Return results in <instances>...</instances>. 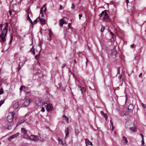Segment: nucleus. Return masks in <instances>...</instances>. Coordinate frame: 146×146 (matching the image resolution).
I'll use <instances>...</instances> for the list:
<instances>
[{
  "label": "nucleus",
  "mask_w": 146,
  "mask_h": 146,
  "mask_svg": "<svg viewBox=\"0 0 146 146\" xmlns=\"http://www.w3.org/2000/svg\"><path fill=\"white\" fill-rule=\"evenodd\" d=\"M77 87L78 88V90H80V91H81L82 92V88L81 86H78Z\"/></svg>",
  "instance_id": "7c9ffc66"
},
{
  "label": "nucleus",
  "mask_w": 146,
  "mask_h": 146,
  "mask_svg": "<svg viewBox=\"0 0 146 146\" xmlns=\"http://www.w3.org/2000/svg\"><path fill=\"white\" fill-rule=\"evenodd\" d=\"M24 64V62L23 63L22 62H19V65L20 66H21L22 67L23 66Z\"/></svg>",
  "instance_id": "2f4dec72"
},
{
  "label": "nucleus",
  "mask_w": 146,
  "mask_h": 146,
  "mask_svg": "<svg viewBox=\"0 0 146 146\" xmlns=\"http://www.w3.org/2000/svg\"><path fill=\"white\" fill-rule=\"evenodd\" d=\"M19 134V133H17L13 135L10 136L8 138L9 140H11L12 139L14 138L17 136H18Z\"/></svg>",
  "instance_id": "1a4fd4ad"
},
{
  "label": "nucleus",
  "mask_w": 146,
  "mask_h": 146,
  "mask_svg": "<svg viewBox=\"0 0 146 146\" xmlns=\"http://www.w3.org/2000/svg\"><path fill=\"white\" fill-rule=\"evenodd\" d=\"M131 130L133 132H136L137 131V129L136 126L135 127H132L130 128Z\"/></svg>",
  "instance_id": "6ab92c4d"
},
{
  "label": "nucleus",
  "mask_w": 146,
  "mask_h": 146,
  "mask_svg": "<svg viewBox=\"0 0 146 146\" xmlns=\"http://www.w3.org/2000/svg\"><path fill=\"white\" fill-rule=\"evenodd\" d=\"M71 23H69V24H68V27L69 28H71L70 25H71Z\"/></svg>",
  "instance_id": "37998d69"
},
{
  "label": "nucleus",
  "mask_w": 146,
  "mask_h": 146,
  "mask_svg": "<svg viewBox=\"0 0 146 146\" xmlns=\"http://www.w3.org/2000/svg\"><path fill=\"white\" fill-rule=\"evenodd\" d=\"M79 18L80 19L81 17H82V15L81 14H80L79 15Z\"/></svg>",
  "instance_id": "c03bdc74"
},
{
  "label": "nucleus",
  "mask_w": 146,
  "mask_h": 146,
  "mask_svg": "<svg viewBox=\"0 0 146 146\" xmlns=\"http://www.w3.org/2000/svg\"><path fill=\"white\" fill-rule=\"evenodd\" d=\"M4 101L1 100L0 101V107L4 103Z\"/></svg>",
  "instance_id": "72a5a7b5"
},
{
  "label": "nucleus",
  "mask_w": 146,
  "mask_h": 146,
  "mask_svg": "<svg viewBox=\"0 0 146 146\" xmlns=\"http://www.w3.org/2000/svg\"><path fill=\"white\" fill-rule=\"evenodd\" d=\"M9 14L10 15H11V13H12V11L11 10H9Z\"/></svg>",
  "instance_id": "6e6d98bb"
},
{
  "label": "nucleus",
  "mask_w": 146,
  "mask_h": 146,
  "mask_svg": "<svg viewBox=\"0 0 146 146\" xmlns=\"http://www.w3.org/2000/svg\"><path fill=\"white\" fill-rule=\"evenodd\" d=\"M28 139L31 141H37L38 139V138L37 136L33 135H31L29 137Z\"/></svg>",
  "instance_id": "423d86ee"
},
{
  "label": "nucleus",
  "mask_w": 146,
  "mask_h": 146,
  "mask_svg": "<svg viewBox=\"0 0 146 146\" xmlns=\"http://www.w3.org/2000/svg\"><path fill=\"white\" fill-rule=\"evenodd\" d=\"M62 9V6L61 5H60V8L59 9L60 10H61Z\"/></svg>",
  "instance_id": "3c124183"
},
{
  "label": "nucleus",
  "mask_w": 146,
  "mask_h": 146,
  "mask_svg": "<svg viewBox=\"0 0 146 146\" xmlns=\"http://www.w3.org/2000/svg\"><path fill=\"white\" fill-rule=\"evenodd\" d=\"M40 20V17H38L36 19H35L34 21V23L35 24L36 23L38 22Z\"/></svg>",
  "instance_id": "412c9836"
},
{
  "label": "nucleus",
  "mask_w": 146,
  "mask_h": 146,
  "mask_svg": "<svg viewBox=\"0 0 146 146\" xmlns=\"http://www.w3.org/2000/svg\"><path fill=\"white\" fill-rule=\"evenodd\" d=\"M15 115V113L14 112L11 111L9 112L7 117V120L9 122H11L13 121Z\"/></svg>",
  "instance_id": "f03ea898"
},
{
  "label": "nucleus",
  "mask_w": 146,
  "mask_h": 146,
  "mask_svg": "<svg viewBox=\"0 0 146 146\" xmlns=\"http://www.w3.org/2000/svg\"><path fill=\"white\" fill-rule=\"evenodd\" d=\"M32 53L34 55L35 54V51H33Z\"/></svg>",
  "instance_id": "0e129e2a"
},
{
  "label": "nucleus",
  "mask_w": 146,
  "mask_h": 146,
  "mask_svg": "<svg viewBox=\"0 0 146 146\" xmlns=\"http://www.w3.org/2000/svg\"><path fill=\"white\" fill-rule=\"evenodd\" d=\"M46 5V4H45L43 5V7H42V9H43V8H44V7H45V6Z\"/></svg>",
  "instance_id": "69168bd1"
},
{
  "label": "nucleus",
  "mask_w": 146,
  "mask_h": 146,
  "mask_svg": "<svg viewBox=\"0 0 146 146\" xmlns=\"http://www.w3.org/2000/svg\"><path fill=\"white\" fill-rule=\"evenodd\" d=\"M76 7V5L74 3H73L72 5V7H71V8L73 9H75V7Z\"/></svg>",
  "instance_id": "5701e85b"
},
{
  "label": "nucleus",
  "mask_w": 146,
  "mask_h": 146,
  "mask_svg": "<svg viewBox=\"0 0 146 146\" xmlns=\"http://www.w3.org/2000/svg\"><path fill=\"white\" fill-rule=\"evenodd\" d=\"M140 135L141 136V137H142V139H143V138H144L143 137H144V135H143L142 133H140Z\"/></svg>",
  "instance_id": "79ce46f5"
},
{
  "label": "nucleus",
  "mask_w": 146,
  "mask_h": 146,
  "mask_svg": "<svg viewBox=\"0 0 146 146\" xmlns=\"http://www.w3.org/2000/svg\"><path fill=\"white\" fill-rule=\"evenodd\" d=\"M11 40L10 41V43H11V42H12V40L13 39V35H12L11 36Z\"/></svg>",
  "instance_id": "58836bf2"
},
{
  "label": "nucleus",
  "mask_w": 146,
  "mask_h": 146,
  "mask_svg": "<svg viewBox=\"0 0 146 146\" xmlns=\"http://www.w3.org/2000/svg\"><path fill=\"white\" fill-rule=\"evenodd\" d=\"M130 46L132 48H133L134 47V44H131L130 45Z\"/></svg>",
  "instance_id": "de8ad7c7"
},
{
  "label": "nucleus",
  "mask_w": 146,
  "mask_h": 146,
  "mask_svg": "<svg viewBox=\"0 0 146 146\" xmlns=\"http://www.w3.org/2000/svg\"><path fill=\"white\" fill-rule=\"evenodd\" d=\"M101 112L102 115H103V117L105 118L106 120H107L108 119V116L107 115V114L106 113H104V112H103V111H101Z\"/></svg>",
  "instance_id": "f3484780"
},
{
  "label": "nucleus",
  "mask_w": 146,
  "mask_h": 146,
  "mask_svg": "<svg viewBox=\"0 0 146 146\" xmlns=\"http://www.w3.org/2000/svg\"><path fill=\"white\" fill-rule=\"evenodd\" d=\"M26 11L27 13V14H28V15H27V20H29V21L33 25V22L32 20L31 19V18H30V17L29 16V12L27 10H26Z\"/></svg>",
  "instance_id": "f8f14e48"
},
{
  "label": "nucleus",
  "mask_w": 146,
  "mask_h": 146,
  "mask_svg": "<svg viewBox=\"0 0 146 146\" xmlns=\"http://www.w3.org/2000/svg\"><path fill=\"white\" fill-rule=\"evenodd\" d=\"M119 70H120V68H118V73H119Z\"/></svg>",
  "instance_id": "338daca9"
},
{
  "label": "nucleus",
  "mask_w": 146,
  "mask_h": 146,
  "mask_svg": "<svg viewBox=\"0 0 146 146\" xmlns=\"http://www.w3.org/2000/svg\"><path fill=\"white\" fill-rule=\"evenodd\" d=\"M3 28V25L0 24V29H1Z\"/></svg>",
  "instance_id": "603ef678"
},
{
  "label": "nucleus",
  "mask_w": 146,
  "mask_h": 146,
  "mask_svg": "<svg viewBox=\"0 0 146 146\" xmlns=\"http://www.w3.org/2000/svg\"><path fill=\"white\" fill-rule=\"evenodd\" d=\"M141 105L144 108H146V106H145V105L143 103H142L141 104Z\"/></svg>",
  "instance_id": "e433bc0d"
},
{
  "label": "nucleus",
  "mask_w": 146,
  "mask_h": 146,
  "mask_svg": "<svg viewBox=\"0 0 146 146\" xmlns=\"http://www.w3.org/2000/svg\"><path fill=\"white\" fill-rule=\"evenodd\" d=\"M141 145H144V138H143V139H142L141 141Z\"/></svg>",
  "instance_id": "f704fd0d"
},
{
  "label": "nucleus",
  "mask_w": 146,
  "mask_h": 146,
  "mask_svg": "<svg viewBox=\"0 0 146 146\" xmlns=\"http://www.w3.org/2000/svg\"><path fill=\"white\" fill-rule=\"evenodd\" d=\"M66 66V64H64L62 66V68H64Z\"/></svg>",
  "instance_id": "09e8293b"
},
{
  "label": "nucleus",
  "mask_w": 146,
  "mask_h": 146,
  "mask_svg": "<svg viewBox=\"0 0 146 146\" xmlns=\"http://www.w3.org/2000/svg\"><path fill=\"white\" fill-rule=\"evenodd\" d=\"M106 11V10H105L102 11V13L100 14L99 15L100 17H102L103 15H104V16L103 18V20H104L106 19H108L109 17L108 15L107 12Z\"/></svg>",
  "instance_id": "7ed1b4c3"
},
{
  "label": "nucleus",
  "mask_w": 146,
  "mask_h": 146,
  "mask_svg": "<svg viewBox=\"0 0 146 146\" xmlns=\"http://www.w3.org/2000/svg\"><path fill=\"white\" fill-rule=\"evenodd\" d=\"M123 143L125 145H127V144L128 141L127 138L123 136Z\"/></svg>",
  "instance_id": "9b49d317"
},
{
  "label": "nucleus",
  "mask_w": 146,
  "mask_h": 146,
  "mask_svg": "<svg viewBox=\"0 0 146 146\" xmlns=\"http://www.w3.org/2000/svg\"><path fill=\"white\" fill-rule=\"evenodd\" d=\"M86 60H87V61H86V64H87V63L89 61H88V59H87V58H86Z\"/></svg>",
  "instance_id": "680f3d73"
},
{
  "label": "nucleus",
  "mask_w": 146,
  "mask_h": 146,
  "mask_svg": "<svg viewBox=\"0 0 146 146\" xmlns=\"http://www.w3.org/2000/svg\"><path fill=\"white\" fill-rule=\"evenodd\" d=\"M64 22L62 19L60 20V25L61 26H63Z\"/></svg>",
  "instance_id": "4be33fe9"
},
{
  "label": "nucleus",
  "mask_w": 146,
  "mask_h": 146,
  "mask_svg": "<svg viewBox=\"0 0 146 146\" xmlns=\"http://www.w3.org/2000/svg\"><path fill=\"white\" fill-rule=\"evenodd\" d=\"M44 105L46 107V109L48 111H49L52 110L53 108V106L51 104H48L46 102L45 103L44 102Z\"/></svg>",
  "instance_id": "39448f33"
},
{
  "label": "nucleus",
  "mask_w": 146,
  "mask_h": 146,
  "mask_svg": "<svg viewBox=\"0 0 146 146\" xmlns=\"http://www.w3.org/2000/svg\"><path fill=\"white\" fill-rule=\"evenodd\" d=\"M40 141L42 142H44V139L43 138H42L40 139Z\"/></svg>",
  "instance_id": "5fc2aeb1"
},
{
  "label": "nucleus",
  "mask_w": 146,
  "mask_h": 146,
  "mask_svg": "<svg viewBox=\"0 0 146 146\" xmlns=\"http://www.w3.org/2000/svg\"><path fill=\"white\" fill-rule=\"evenodd\" d=\"M9 26L8 23H6L5 27L3 29L2 33L0 35V38L2 39L3 42L6 40L5 36L7 32L8 28Z\"/></svg>",
  "instance_id": "f257e3e1"
},
{
  "label": "nucleus",
  "mask_w": 146,
  "mask_h": 146,
  "mask_svg": "<svg viewBox=\"0 0 146 146\" xmlns=\"http://www.w3.org/2000/svg\"><path fill=\"white\" fill-rule=\"evenodd\" d=\"M13 0H7V1H10V3H12L13 2Z\"/></svg>",
  "instance_id": "864d4df0"
},
{
  "label": "nucleus",
  "mask_w": 146,
  "mask_h": 146,
  "mask_svg": "<svg viewBox=\"0 0 146 146\" xmlns=\"http://www.w3.org/2000/svg\"><path fill=\"white\" fill-rule=\"evenodd\" d=\"M11 127L10 126H8L7 127V129H11Z\"/></svg>",
  "instance_id": "49530a36"
},
{
  "label": "nucleus",
  "mask_w": 146,
  "mask_h": 146,
  "mask_svg": "<svg viewBox=\"0 0 146 146\" xmlns=\"http://www.w3.org/2000/svg\"><path fill=\"white\" fill-rule=\"evenodd\" d=\"M21 130L22 133L23 134V137L26 139H28L29 136L27 133V131L24 128H22Z\"/></svg>",
  "instance_id": "20e7f679"
},
{
  "label": "nucleus",
  "mask_w": 146,
  "mask_h": 146,
  "mask_svg": "<svg viewBox=\"0 0 146 146\" xmlns=\"http://www.w3.org/2000/svg\"><path fill=\"white\" fill-rule=\"evenodd\" d=\"M142 73H141L139 76V77H140L142 75Z\"/></svg>",
  "instance_id": "bf43d9fd"
},
{
  "label": "nucleus",
  "mask_w": 146,
  "mask_h": 146,
  "mask_svg": "<svg viewBox=\"0 0 146 146\" xmlns=\"http://www.w3.org/2000/svg\"><path fill=\"white\" fill-rule=\"evenodd\" d=\"M41 111L42 112H44L45 111V110L44 107H43L42 108Z\"/></svg>",
  "instance_id": "a19ab883"
},
{
  "label": "nucleus",
  "mask_w": 146,
  "mask_h": 146,
  "mask_svg": "<svg viewBox=\"0 0 146 146\" xmlns=\"http://www.w3.org/2000/svg\"><path fill=\"white\" fill-rule=\"evenodd\" d=\"M65 133H66V137L69 135L68 128L66 127L65 129Z\"/></svg>",
  "instance_id": "dca6fc26"
},
{
  "label": "nucleus",
  "mask_w": 146,
  "mask_h": 146,
  "mask_svg": "<svg viewBox=\"0 0 146 146\" xmlns=\"http://www.w3.org/2000/svg\"><path fill=\"white\" fill-rule=\"evenodd\" d=\"M26 119H24L22 121V122L23 123L24 122H25V121L26 120Z\"/></svg>",
  "instance_id": "052dcab7"
},
{
  "label": "nucleus",
  "mask_w": 146,
  "mask_h": 146,
  "mask_svg": "<svg viewBox=\"0 0 146 146\" xmlns=\"http://www.w3.org/2000/svg\"><path fill=\"white\" fill-rule=\"evenodd\" d=\"M112 127V129L113 130H114V127L113 125H111Z\"/></svg>",
  "instance_id": "e2e57ef3"
},
{
  "label": "nucleus",
  "mask_w": 146,
  "mask_h": 146,
  "mask_svg": "<svg viewBox=\"0 0 146 146\" xmlns=\"http://www.w3.org/2000/svg\"><path fill=\"white\" fill-rule=\"evenodd\" d=\"M58 140L59 144H61L62 145H64L62 139L59 138H58Z\"/></svg>",
  "instance_id": "a211bd4d"
},
{
  "label": "nucleus",
  "mask_w": 146,
  "mask_h": 146,
  "mask_svg": "<svg viewBox=\"0 0 146 146\" xmlns=\"http://www.w3.org/2000/svg\"><path fill=\"white\" fill-rule=\"evenodd\" d=\"M31 50H32V52H33V51H35V48H34V47L33 46L32 47V49H31Z\"/></svg>",
  "instance_id": "a18cd8bd"
},
{
  "label": "nucleus",
  "mask_w": 146,
  "mask_h": 146,
  "mask_svg": "<svg viewBox=\"0 0 146 146\" xmlns=\"http://www.w3.org/2000/svg\"><path fill=\"white\" fill-rule=\"evenodd\" d=\"M110 122H111V125H113V122L112 121V120H110Z\"/></svg>",
  "instance_id": "8fccbe9b"
},
{
  "label": "nucleus",
  "mask_w": 146,
  "mask_h": 146,
  "mask_svg": "<svg viewBox=\"0 0 146 146\" xmlns=\"http://www.w3.org/2000/svg\"><path fill=\"white\" fill-rule=\"evenodd\" d=\"M62 117L63 119V120H65L66 121V123H68L69 122V119L65 115H63L62 116Z\"/></svg>",
  "instance_id": "2eb2a0df"
},
{
  "label": "nucleus",
  "mask_w": 146,
  "mask_h": 146,
  "mask_svg": "<svg viewBox=\"0 0 146 146\" xmlns=\"http://www.w3.org/2000/svg\"><path fill=\"white\" fill-rule=\"evenodd\" d=\"M64 36L66 38V39H67V31H64Z\"/></svg>",
  "instance_id": "c756f323"
},
{
  "label": "nucleus",
  "mask_w": 146,
  "mask_h": 146,
  "mask_svg": "<svg viewBox=\"0 0 146 146\" xmlns=\"http://www.w3.org/2000/svg\"><path fill=\"white\" fill-rule=\"evenodd\" d=\"M110 3L111 4H112L113 3V1H111L110 2Z\"/></svg>",
  "instance_id": "774afa93"
},
{
  "label": "nucleus",
  "mask_w": 146,
  "mask_h": 146,
  "mask_svg": "<svg viewBox=\"0 0 146 146\" xmlns=\"http://www.w3.org/2000/svg\"><path fill=\"white\" fill-rule=\"evenodd\" d=\"M40 22L42 24H44L45 23V20L43 18H41L40 19Z\"/></svg>",
  "instance_id": "aec40b11"
},
{
  "label": "nucleus",
  "mask_w": 146,
  "mask_h": 146,
  "mask_svg": "<svg viewBox=\"0 0 146 146\" xmlns=\"http://www.w3.org/2000/svg\"><path fill=\"white\" fill-rule=\"evenodd\" d=\"M18 53L16 52L15 53L14 55V59H15L17 58V57L16 56H17L18 55Z\"/></svg>",
  "instance_id": "473e14b6"
},
{
  "label": "nucleus",
  "mask_w": 146,
  "mask_h": 146,
  "mask_svg": "<svg viewBox=\"0 0 146 146\" xmlns=\"http://www.w3.org/2000/svg\"><path fill=\"white\" fill-rule=\"evenodd\" d=\"M31 100L30 99H28L26 100L24 102V103L23 104V107H26L28 106L30 103V100Z\"/></svg>",
  "instance_id": "0eeeda50"
},
{
  "label": "nucleus",
  "mask_w": 146,
  "mask_h": 146,
  "mask_svg": "<svg viewBox=\"0 0 146 146\" xmlns=\"http://www.w3.org/2000/svg\"><path fill=\"white\" fill-rule=\"evenodd\" d=\"M42 9H41L40 10V13L41 14H42V17H44V15H43V13H42Z\"/></svg>",
  "instance_id": "ea45409f"
},
{
  "label": "nucleus",
  "mask_w": 146,
  "mask_h": 146,
  "mask_svg": "<svg viewBox=\"0 0 146 146\" xmlns=\"http://www.w3.org/2000/svg\"><path fill=\"white\" fill-rule=\"evenodd\" d=\"M110 34L112 36V38H113V36L114 35V34L110 31Z\"/></svg>",
  "instance_id": "c9c22d12"
},
{
  "label": "nucleus",
  "mask_w": 146,
  "mask_h": 146,
  "mask_svg": "<svg viewBox=\"0 0 146 146\" xmlns=\"http://www.w3.org/2000/svg\"><path fill=\"white\" fill-rule=\"evenodd\" d=\"M23 123L22 122V120L19 121L17 124V126H18L20 125Z\"/></svg>",
  "instance_id": "b1692460"
},
{
  "label": "nucleus",
  "mask_w": 146,
  "mask_h": 146,
  "mask_svg": "<svg viewBox=\"0 0 146 146\" xmlns=\"http://www.w3.org/2000/svg\"><path fill=\"white\" fill-rule=\"evenodd\" d=\"M24 87V86H21L20 88V90L21 91L23 90V88Z\"/></svg>",
  "instance_id": "4c0bfd02"
},
{
  "label": "nucleus",
  "mask_w": 146,
  "mask_h": 146,
  "mask_svg": "<svg viewBox=\"0 0 146 146\" xmlns=\"http://www.w3.org/2000/svg\"><path fill=\"white\" fill-rule=\"evenodd\" d=\"M36 105L38 106H41L42 105L44 104V103H42L41 100L40 99H38L36 100Z\"/></svg>",
  "instance_id": "6e6552de"
},
{
  "label": "nucleus",
  "mask_w": 146,
  "mask_h": 146,
  "mask_svg": "<svg viewBox=\"0 0 146 146\" xmlns=\"http://www.w3.org/2000/svg\"><path fill=\"white\" fill-rule=\"evenodd\" d=\"M104 29H105V27H104V26H102V27H101V31L102 32H103V31L104 30Z\"/></svg>",
  "instance_id": "c85d7f7f"
},
{
  "label": "nucleus",
  "mask_w": 146,
  "mask_h": 146,
  "mask_svg": "<svg viewBox=\"0 0 146 146\" xmlns=\"http://www.w3.org/2000/svg\"><path fill=\"white\" fill-rule=\"evenodd\" d=\"M4 92L2 88H1L0 89V94H3Z\"/></svg>",
  "instance_id": "a878e982"
},
{
  "label": "nucleus",
  "mask_w": 146,
  "mask_h": 146,
  "mask_svg": "<svg viewBox=\"0 0 146 146\" xmlns=\"http://www.w3.org/2000/svg\"><path fill=\"white\" fill-rule=\"evenodd\" d=\"M19 106V104L18 102H13V107L15 109H17Z\"/></svg>",
  "instance_id": "9d476101"
},
{
  "label": "nucleus",
  "mask_w": 146,
  "mask_h": 146,
  "mask_svg": "<svg viewBox=\"0 0 146 146\" xmlns=\"http://www.w3.org/2000/svg\"><path fill=\"white\" fill-rule=\"evenodd\" d=\"M27 10L28 11H29V15L30 14L31 15L32 14V13H31V12H29V11L28 10Z\"/></svg>",
  "instance_id": "13d9d810"
},
{
  "label": "nucleus",
  "mask_w": 146,
  "mask_h": 146,
  "mask_svg": "<svg viewBox=\"0 0 146 146\" xmlns=\"http://www.w3.org/2000/svg\"><path fill=\"white\" fill-rule=\"evenodd\" d=\"M49 34L50 37V38H51V35H52V33L50 29L49 30Z\"/></svg>",
  "instance_id": "cd10ccee"
},
{
  "label": "nucleus",
  "mask_w": 146,
  "mask_h": 146,
  "mask_svg": "<svg viewBox=\"0 0 146 146\" xmlns=\"http://www.w3.org/2000/svg\"><path fill=\"white\" fill-rule=\"evenodd\" d=\"M126 2L127 3V5H128V3L129 2V0H126Z\"/></svg>",
  "instance_id": "4d7b16f0"
},
{
  "label": "nucleus",
  "mask_w": 146,
  "mask_h": 146,
  "mask_svg": "<svg viewBox=\"0 0 146 146\" xmlns=\"http://www.w3.org/2000/svg\"><path fill=\"white\" fill-rule=\"evenodd\" d=\"M134 108V106L132 104H130L128 107V109L130 110V111H132Z\"/></svg>",
  "instance_id": "4468645a"
},
{
  "label": "nucleus",
  "mask_w": 146,
  "mask_h": 146,
  "mask_svg": "<svg viewBox=\"0 0 146 146\" xmlns=\"http://www.w3.org/2000/svg\"><path fill=\"white\" fill-rule=\"evenodd\" d=\"M22 67L21 66L19 65L18 67H17V70L18 72H19L20 70L21 69Z\"/></svg>",
  "instance_id": "bb28decb"
},
{
  "label": "nucleus",
  "mask_w": 146,
  "mask_h": 146,
  "mask_svg": "<svg viewBox=\"0 0 146 146\" xmlns=\"http://www.w3.org/2000/svg\"><path fill=\"white\" fill-rule=\"evenodd\" d=\"M86 146H88V145H93L92 143L87 139H86Z\"/></svg>",
  "instance_id": "ddd939ff"
},
{
  "label": "nucleus",
  "mask_w": 146,
  "mask_h": 146,
  "mask_svg": "<svg viewBox=\"0 0 146 146\" xmlns=\"http://www.w3.org/2000/svg\"><path fill=\"white\" fill-rule=\"evenodd\" d=\"M80 133V131L78 129H76L75 130V133L76 135H78Z\"/></svg>",
  "instance_id": "393cba45"
}]
</instances>
